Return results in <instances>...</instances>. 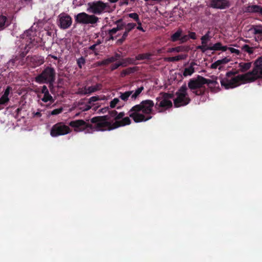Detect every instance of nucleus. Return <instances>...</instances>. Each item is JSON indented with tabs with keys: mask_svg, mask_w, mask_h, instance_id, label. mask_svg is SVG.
Listing matches in <instances>:
<instances>
[{
	"mask_svg": "<svg viewBox=\"0 0 262 262\" xmlns=\"http://www.w3.org/2000/svg\"><path fill=\"white\" fill-rule=\"evenodd\" d=\"M182 32L183 31L181 29H178V30L171 36V41L172 42H176L178 40L180 41Z\"/></svg>",
	"mask_w": 262,
	"mask_h": 262,
	"instance_id": "5701e85b",
	"label": "nucleus"
},
{
	"mask_svg": "<svg viewBox=\"0 0 262 262\" xmlns=\"http://www.w3.org/2000/svg\"><path fill=\"white\" fill-rule=\"evenodd\" d=\"M130 118L125 117L124 119L120 122L112 123L108 121L109 117L107 115L96 116L91 119L92 124L88 123L83 120H76L70 122L69 125L74 128L75 131H83L85 129L93 130L95 129L98 131L111 130L121 126L131 124Z\"/></svg>",
	"mask_w": 262,
	"mask_h": 262,
	"instance_id": "f03ea898",
	"label": "nucleus"
},
{
	"mask_svg": "<svg viewBox=\"0 0 262 262\" xmlns=\"http://www.w3.org/2000/svg\"><path fill=\"white\" fill-rule=\"evenodd\" d=\"M188 40L189 38L188 35H181L180 41L181 43H183L187 41Z\"/></svg>",
	"mask_w": 262,
	"mask_h": 262,
	"instance_id": "de8ad7c7",
	"label": "nucleus"
},
{
	"mask_svg": "<svg viewBox=\"0 0 262 262\" xmlns=\"http://www.w3.org/2000/svg\"><path fill=\"white\" fill-rule=\"evenodd\" d=\"M9 101L10 99L9 97L2 95L0 98V104H3L4 106H6Z\"/></svg>",
	"mask_w": 262,
	"mask_h": 262,
	"instance_id": "4c0bfd02",
	"label": "nucleus"
},
{
	"mask_svg": "<svg viewBox=\"0 0 262 262\" xmlns=\"http://www.w3.org/2000/svg\"><path fill=\"white\" fill-rule=\"evenodd\" d=\"M208 50L212 51H222L225 52L227 50L228 47L226 46H222V43L221 42H217L213 45H211L210 47L208 48Z\"/></svg>",
	"mask_w": 262,
	"mask_h": 262,
	"instance_id": "aec40b11",
	"label": "nucleus"
},
{
	"mask_svg": "<svg viewBox=\"0 0 262 262\" xmlns=\"http://www.w3.org/2000/svg\"><path fill=\"white\" fill-rule=\"evenodd\" d=\"M114 58L116 59V61L118 60L120 57L121 55L117 53H115L114 56H113Z\"/></svg>",
	"mask_w": 262,
	"mask_h": 262,
	"instance_id": "bf43d9fd",
	"label": "nucleus"
},
{
	"mask_svg": "<svg viewBox=\"0 0 262 262\" xmlns=\"http://www.w3.org/2000/svg\"><path fill=\"white\" fill-rule=\"evenodd\" d=\"M18 60V58L16 56L15 58L12 59L9 61L8 62V67H10L11 68H13V67L15 66V62Z\"/></svg>",
	"mask_w": 262,
	"mask_h": 262,
	"instance_id": "79ce46f5",
	"label": "nucleus"
},
{
	"mask_svg": "<svg viewBox=\"0 0 262 262\" xmlns=\"http://www.w3.org/2000/svg\"><path fill=\"white\" fill-rule=\"evenodd\" d=\"M55 80H51L50 81H48L45 82V83L48 84H49V88L51 91V92H52V90L54 89V83L55 82Z\"/></svg>",
	"mask_w": 262,
	"mask_h": 262,
	"instance_id": "603ef678",
	"label": "nucleus"
},
{
	"mask_svg": "<svg viewBox=\"0 0 262 262\" xmlns=\"http://www.w3.org/2000/svg\"><path fill=\"white\" fill-rule=\"evenodd\" d=\"M41 93L45 94L49 92V90L46 85H43L41 88Z\"/></svg>",
	"mask_w": 262,
	"mask_h": 262,
	"instance_id": "4d7b16f0",
	"label": "nucleus"
},
{
	"mask_svg": "<svg viewBox=\"0 0 262 262\" xmlns=\"http://www.w3.org/2000/svg\"><path fill=\"white\" fill-rule=\"evenodd\" d=\"M102 88V85L101 83H97L93 86H89L87 88L88 94L97 92L100 90Z\"/></svg>",
	"mask_w": 262,
	"mask_h": 262,
	"instance_id": "bb28decb",
	"label": "nucleus"
},
{
	"mask_svg": "<svg viewBox=\"0 0 262 262\" xmlns=\"http://www.w3.org/2000/svg\"><path fill=\"white\" fill-rule=\"evenodd\" d=\"M78 94H81V95H87L88 94V90H87V87L84 86L82 88H79L78 90Z\"/></svg>",
	"mask_w": 262,
	"mask_h": 262,
	"instance_id": "c03bdc74",
	"label": "nucleus"
},
{
	"mask_svg": "<svg viewBox=\"0 0 262 262\" xmlns=\"http://www.w3.org/2000/svg\"><path fill=\"white\" fill-rule=\"evenodd\" d=\"M188 36L189 39L190 38V39H192L193 40H195L196 39V33L194 32L189 31Z\"/></svg>",
	"mask_w": 262,
	"mask_h": 262,
	"instance_id": "8fccbe9b",
	"label": "nucleus"
},
{
	"mask_svg": "<svg viewBox=\"0 0 262 262\" xmlns=\"http://www.w3.org/2000/svg\"><path fill=\"white\" fill-rule=\"evenodd\" d=\"M102 63H101V64H103V66H106V65H108V64H110L109 61L107 58L102 60Z\"/></svg>",
	"mask_w": 262,
	"mask_h": 262,
	"instance_id": "052dcab7",
	"label": "nucleus"
},
{
	"mask_svg": "<svg viewBox=\"0 0 262 262\" xmlns=\"http://www.w3.org/2000/svg\"><path fill=\"white\" fill-rule=\"evenodd\" d=\"M244 12L258 13L262 15V7L259 5H249L245 8Z\"/></svg>",
	"mask_w": 262,
	"mask_h": 262,
	"instance_id": "6ab92c4d",
	"label": "nucleus"
},
{
	"mask_svg": "<svg viewBox=\"0 0 262 262\" xmlns=\"http://www.w3.org/2000/svg\"><path fill=\"white\" fill-rule=\"evenodd\" d=\"M7 19L6 16L2 14L0 15V30H3L5 28Z\"/></svg>",
	"mask_w": 262,
	"mask_h": 262,
	"instance_id": "c9c22d12",
	"label": "nucleus"
},
{
	"mask_svg": "<svg viewBox=\"0 0 262 262\" xmlns=\"http://www.w3.org/2000/svg\"><path fill=\"white\" fill-rule=\"evenodd\" d=\"M43 97L41 98V100L44 102H47L50 101L51 102H54V99L53 97L50 94L49 92L43 94Z\"/></svg>",
	"mask_w": 262,
	"mask_h": 262,
	"instance_id": "f704fd0d",
	"label": "nucleus"
},
{
	"mask_svg": "<svg viewBox=\"0 0 262 262\" xmlns=\"http://www.w3.org/2000/svg\"><path fill=\"white\" fill-rule=\"evenodd\" d=\"M187 91V85L183 84L176 92L177 97L173 100L174 105L176 107L186 105L190 102V99L188 97Z\"/></svg>",
	"mask_w": 262,
	"mask_h": 262,
	"instance_id": "39448f33",
	"label": "nucleus"
},
{
	"mask_svg": "<svg viewBox=\"0 0 262 262\" xmlns=\"http://www.w3.org/2000/svg\"><path fill=\"white\" fill-rule=\"evenodd\" d=\"M138 67H130L128 68H127L125 70H123L122 72L121 73V76L122 77L125 76L126 75H129L130 74L134 73L137 70Z\"/></svg>",
	"mask_w": 262,
	"mask_h": 262,
	"instance_id": "c85d7f7f",
	"label": "nucleus"
},
{
	"mask_svg": "<svg viewBox=\"0 0 262 262\" xmlns=\"http://www.w3.org/2000/svg\"><path fill=\"white\" fill-rule=\"evenodd\" d=\"M186 54H180L174 57H166L165 60L168 62H174L181 60L185 59L187 57Z\"/></svg>",
	"mask_w": 262,
	"mask_h": 262,
	"instance_id": "412c9836",
	"label": "nucleus"
},
{
	"mask_svg": "<svg viewBox=\"0 0 262 262\" xmlns=\"http://www.w3.org/2000/svg\"><path fill=\"white\" fill-rule=\"evenodd\" d=\"M70 128L63 122H60L54 124L50 130V135L53 137L67 135L71 132Z\"/></svg>",
	"mask_w": 262,
	"mask_h": 262,
	"instance_id": "1a4fd4ad",
	"label": "nucleus"
},
{
	"mask_svg": "<svg viewBox=\"0 0 262 262\" xmlns=\"http://www.w3.org/2000/svg\"><path fill=\"white\" fill-rule=\"evenodd\" d=\"M136 27V24L135 23H128L127 28H126L125 30H124V31L123 32L121 38L117 40V44L119 45H121L127 39V36L128 35V33L131 31H132Z\"/></svg>",
	"mask_w": 262,
	"mask_h": 262,
	"instance_id": "dca6fc26",
	"label": "nucleus"
},
{
	"mask_svg": "<svg viewBox=\"0 0 262 262\" xmlns=\"http://www.w3.org/2000/svg\"><path fill=\"white\" fill-rule=\"evenodd\" d=\"M217 61L219 63V66H220L222 64H225L228 63L230 61V59H228L227 57H225L222 59H220Z\"/></svg>",
	"mask_w": 262,
	"mask_h": 262,
	"instance_id": "49530a36",
	"label": "nucleus"
},
{
	"mask_svg": "<svg viewBox=\"0 0 262 262\" xmlns=\"http://www.w3.org/2000/svg\"><path fill=\"white\" fill-rule=\"evenodd\" d=\"M56 71L54 68L48 66L35 78V81L39 84L44 83L51 80H55Z\"/></svg>",
	"mask_w": 262,
	"mask_h": 262,
	"instance_id": "423d86ee",
	"label": "nucleus"
},
{
	"mask_svg": "<svg viewBox=\"0 0 262 262\" xmlns=\"http://www.w3.org/2000/svg\"><path fill=\"white\" fill-rule=\"evenodd\" d=\"M89 5L91 11L95 14H100L103 12H109L110 9L108 3H104L100 1L89 3Z\"/></svg>",
	"mask_w": 262,
	"mask_h": 262,
	"instance_id": "9d476101",
	"label": "nucleus"
},
{
	"mask_svg": "<svg viewBox=\"0 0 262 262\" xmlns=\"http://www.w3.org/2000/svg\"><path fill=\"white\" fill-rule=\"evenodd\" d=\"M250 30H253L254 35L262 34V25H253Z\"/></svg>",
	"mask_w": 262,
	"mask_h": 262,
	"instance_id": "2f4dec72",
	"label": "nucleus"
},
{
	"mask_svg": "<svg viewBox=\"0 0 262 262\" xmlns=\"http://www.w3.org/2000/svg\"><path fill=\"white\" fill-rule=\"evenodd\" d=\"M99 18L95 15H90L85 12H80L75 15V22L81 25H94L97 23Z\"/></svg>",
	"mask_w": 262,
	"mask_h": 262,
	"instance_id": "6e6552de",
	"label": "nucleus"
},
{
	"mask_svg": "<svg viewBox=\"0 0 262 262\" xmlns=\"http://www.w3.org/2000/svg\"><path fill=\"white\" fill-rule=\"evenodd\" d=\"M12 90V88L10 86H8L4 91V93L3 95L6 97H9L10 91Z\"/></svg>",
	"mask_w": 262,
	"mask_h": 262,
	"instance_id": "09e8293b",
	"label": "nucleus"
},
{
	"mask_svg": "<svg viewBox=\"0 0 262 262\" xmlns=\"http://www.w3.org/2000/svg\"><path fill=\"white\" fill-rule=\"evenodd\" d=\"M188 48L187 47L185 46H178L174 48H169L168 49V52H185V51H188Z\"/></svg>",
	"mask_w": 262,
	"mask_h": 262,
	"instance_id": "c756f323",
	"label": "nucleus"
},
{
	"mask_svg": "<svg viewBox=\"0 0 262 262\" xmlns=\"http://www.w3.org/2000/svg\"><path fill=\"white\" fill-rule=\"evenodd\" d=\"M77 66L79 69H82V67L85 64V59L81 56L76 60Z\"/></svg>",
	"mask_w": 262,
	"mask_h": 262,
	"instance_id": "e433bc0d",
	"label": "nucleus"
},
{
	"mask_svg": "<svg viewBox=\"0 0 262 262\" xmlns=\"http://www.w3.org/2000/svg\"><path fill=\"white\" fill-rule=\"evenodd\" d=\"M133 92H134V91H125L124 93L121 92L120 93V95L119 98L121 99L124 102H126L128 100L129 97L130 96L131 97V95L132 94Z\"/></svg>",
	"mask_w": 262,
	"mask_h": 262,
	"instance_id": "cd10ccee",
	"label": "nucleus"
},
{
	"mask_svg": "<svg viewBox=\"0 0 262 262\" xmlns=\"http://www.w3.org/2000/svg\"><path fill=\"white\" fill-rule=\"evenodd\" d=\"M202 80H203V85L207 84L208 85H212L215 87L216 85L218 84L216 80L206 79L203 77H202Z\"/></svg>",
	"mask_w": 262,
	"mask_h": 262,
	"instance_id": "473e14b6",
	"label": "nucleus"
},
{
	"mask_svg": "<svg viewBox=\"0 0 262 262\" xmlns=\"http://www.w3.org/2000/svg\"><path fill=\"white\" fill-rule=\"evenodd\" d=\"M128 4V2L127 1L124 0L123 2L121 3L120 5H127Z\"/></svg>",
	"mask_w": 262,
	"mask_h": 262,
	"instance_id": "0e129e2a",
	"label": "nucleus"
},
{
	"mask_svg": "<svg viewBox=\"0 0 262 262\" xmlns=\"http://www.w3.org/2000/svg\"><path fill=\"white\" fill-rule=\"evenodd\" d=\"M35 116L39 117L41 116V114L40 112H36L35 114Z\"/></svg>",
	"mask_w": 262,
	"mask_h": 262,
	"instance_id": "69168bd1",
	"label": "nucleus"
},
{
	"mask_svg": "<svg viewBox=\"0 0 262 262\" xmlns=\"http://www.w3.org/2000/svg\"><path fill=\"white\" fill-rule=\"evenodd\" d=\"M110 63L116 61V59L114 58V56L110 57L107 58Z\"/></svg>",
	"mask_w": 262,
	"mask_h": 262,
	"instance_id": "e2e57ef3",
	"label": "nucleus"
},
{
	"mask_svg": "<svg viewBox=\"0 0 262 262\" xmlns=\"http://www.w3.org/2000/svg\"><path fill=\"white\" fill-rule=\"evenodd\" d=\"M34 34L35 32H33L32 30H28L24 33V36H26V37H28V39H29V41L28 43L26 44V46L25 47L24 51L21 52L19 54L20 57L21 58H24L28 53L29 50L36 45L37 41H35V39H33L32 37V36L33 37H34Z\"/></svg>",
	"mask_w": 262,
	"mask_h": 262,
	"instance_id": "9b49d317",
	"label": "nucleus"
},
{
	"mask_svg": "<svg viewBox=\"0 0 262 262\" xmlns=\"http://www.w3.org/2000/svg\"><path fill=\"white\" fill-rule=\"evenodd\" d=\"M227 50H229L231 52V53H235V54H236L237 55H239V54H240L239 50L236 49L235 48H233L228 47Z\"/></svg>",
	"mask_w": 262,
	"mask_h": 262,
	"instance_id": "3c124183",
	"label": "nucleus"
},
{
	"mask_svg": "<svg viewBox=\"0 0 262 262\" xmlns=\"http://www.w3.org/2000/svg\"><path fill=\"white\" fill-rule=\"evenodd\" d=\"M144 87L143 86H141L138 89H137L135 92L132 93L131 95V99L133 101H135L136 100L139 96L141 93L143 91Z\"/></svg>",
	"mask_w": 262,
	"mask_h": 262,
	"instance_id": "7c9ffc66",
	"label": "nucleus"
},
{
	"mask_svg": "<svg viewBox=\"0 0 262 262\" xmlns=\"http://www.w3.org/2000/svg\"><path fill=\"white\" fill-rule=\"evenodd\" d=\"M158 102L155 105L154 102L150 99L142 100L139 104L133 106L128 112V116L133 119L135 123L146 122L152 118L153 107L155 106L159 113L171 107L172 103L170 100H165L158 97L156 98Z\"/></svg>",
	"mask_w": 262,
	"mask_h": 262,
	"instance_id": "f257e3e1",
	"label": "nucleus"
},
{
	"mask_svg": "<svg viewBox=\"0 0 262 262\" xmlns=\"http://www.w3.org/2000/svg\"><path fill=\"white\" fill-rule=\"evenodd\" d=\"M195 64V62H191L189 67L184 69L183 73L184 76L186 77L187 76L191 75L194 72V68L193 66Z\"/></svg>",
	"mask_w": 262,
	"mask_h": 262,
	"instance_id": "4be33fe9",
	"label": "nucleus"
},
{
	"mask_svg": "<svg viewBox=\"0 0 262 262\" xmlns=\"http://www.w3.org/2000/svg\"><path fill=\"white\" fill-rule=\"evenodd\" d=\"M52 58H53L54 59H55V60H57V57L55 56V55H50Z\"/></svg>",
	"mask_w": 262,
	"mask_h": 262,
	"instance_id": "774afa93",
	"label": "nucleus"
},
{
	"mask_svg": "<svg viewBox=\"0 0 262 262\" xmlns=\"http://www.w3.org/2000/svg\"><path fill=\"white\" fill-rule=\"evenodd\" d=\"M121 62V63H124V64L122 65L123 67H126L128 64H137L136 57L135 58L130 57L124 58L122 59Z\"/></svg>",
	"mask_w": 262,
	"mask_h": 262,
	"instance_id": "b1692460",
	"label": "nucleus"
},
{
	"mask_svg": "<svg viewBox=\"0 0 262 262\" xmlns=\"http://www.w3.org/2000/svg\"><path fill=\"white\" fill-rule=\"evenodd\" d=\"M62 111H63V108L61 107L58 108H56V109L53 110L51 112V115H58V114H60L61 113H62Z\"/></svg>",
	"mask_w": 262,
	"mask_h": 262,
	"instance_id": "a19ab883",
	"label": "nucleus"
},
{
	"mask_svg": "<svg viewBox=\"0 0 262 262\" xmlns=\"http://www.w3.org/2000/svg\"><path fill=\"white\" fill-rule=\"evenodd\" d=\"M96 47H97V46H96V45L94 44V45H93L91 46L89 48V50H92V51H93V52H95V50H96Z\"/></svg>",
	"mask_w": 262,
	"mask_h": 262,
	"instance_id": "680f3d73",
	"label": "nucleus"
},
{
	"mask_svg": "<svg viewBox=\"0 0 262 262\" xmlns=\"http://www.w3.org/2000/svg\"><path fill=\"white\" fill-rule=\"evenodd\" d=\"M173 97V94L168 93H162V98L165 99V100H169V99L172 98Z\"/></svg>",
	"mask_w": 262,
	"mask_h": 262,
	"instance_id": "37998d69",
	"label": "nucleus"
},
{
	"mask_svg": "<svg viewBox=\"0 0 262 262\" xmlns=\"http://www.w3.org/2000/svg\"><path fill=\"white\" fill-rule=\"evenodd\" d=\"M120 101L119 100V98H115L110 102V106L112 108H115L117 106V109H120L123 106V105H120Z\"/></svg>",
	"mask_w": 262,
	"mask_h": 262,
	"instance_id": "a878e982",
	"label": "nucleus"
},
{
	"mask_svg": "<svg viewBox=\"0 0 262 262\" xmlns=\"http://www.w3.org/2000/svg\"><path fill=\"white\" fill-rule=\"evenodd\" d=\"M129 17L133 18L136 22L139 21L140 20L139 15L137 13H132L128 14Z\"/></svg>",
	"mask_w": 262,
	"mask_h": 262,
	"instance_id": "58836bf2",
	"label": "nucleus"
},
{
	"mask_svg": "<svg viewBox=\"0 0 262 262\" xmlns=\"http://www.w3.org/2000/svg\"><path fill=\"white\" fill-rule=\"evenodd\" d=\"M210 33V31H208L204 35L202 36L201 38L202 45L196 47V49L198 50H200L203 53L208 50V49L207 48L210 47L211 46L210 45H208V42L211 38Z\"/></svg>",
	"mask_w": 262,
	"mask_h": 262,
	"instance_id": "2eb2a0df",
	"label": "nucleus"
},
{
	"mask_svg": "<svg viewBox=\"0 0 262 262\" xmlns=\"http://www.w3.org/2000/svg\"><path fill=\"white\" fill-rule=\"evenodd\" d=\"M137 23L138 24L137 29L140 31H142V32H145V30L143 29V28L142 27V24H141V21L139 20V21L137 22Z\"/></svg>",
	"mask_w": 262,
	"mask_h": 262,
	"instance_id": "5fc2aeb1",
	"label": "nucleus"
},
{
	"mask_svg": "<svg viewBox=\"0 0 262 262\" xmlns=\"http://www.w3.org/2000/svg\"><path fill=\"white\" fill-rule=\"evenodd\" d=\"M209 6L214 9H225L230 6L229 0H210Z\"/></svg>",
	"mask_w": 262,
	"mask_h": 262,
	"instance_id": "4468645a",
	"label": "nucleus"
},
{
	"mask_svg": "<svg viewBox=\"0 0 262 262\" xmlns=\"http://www.w3.org/2000/svg\"><path fill=\"white\" fill-rule=\"evenodd\" d=\"M99 100V97L98 96H93L91 97L89 99V103L94 102Z\"/></svg>",
	"mask_w": 262,
	"mask_h": 262,
	"instance_id": "864d4df0",
	"label": "nucleus"
},
{
	"mask_svg": "<svg viewBox=\"0 0 262 262\" xmlns=\"http://www.w3.org/2000/svg\"><path fill=\"white\" fill-rule=\"evenodd\" d=\"M114 24L116 25V27H114L113 29V31L112 32H117L119 31L123 30L126 29L127 26L128 25V23L126 24L122 18H120L114 21Z\"/></svg>",
	"mask_w": 262,
	"mask_h": 262,
	"instance_id": "f3484780",
	"label": "nucleus"
},
{
	"mask_svg": "<svg viewBox=\"0 0 262 262\" xmlns=\"http://www.w3.org/2000/svg\"><path fill=\"white\" fill-rule=\"evenodd\" d=\"M109 114L111 117L114 118L115 120L114 122L122 121L124 119V116L125 115L124 112L118 113L115 110L110 111Z\"/></svg>",
	"mask_w": 262,
	"mask_h": 262,
	"instance_id": "a211bd4d",
	"label": "nucleus"
},
{
	"mask_svg": "<svg viewBox=\"0 0 262 262\" xmlns=\"http://www.w3.org/2000/svg\"><path fill=\"white\" fill-rule=\"evenodd\" d=\"M243 49L246 52L249 53V54H251L253 53V49L252 48L250 47L249 45H245L243 46Z\"/></svg>",
	"mask_w": 262,
	"mask_h": 262,
	"instance_id": "ea45409f",
	"label": "nucleus"
},
{
	"mask_svg": "<svg viewBox=\"0 0 262 262\" xmlns=\"http://www.w3.org/2000/svg\"><path fill=\"white\" fill-rule=\"evenodd\" d=\"M113 31V29H110L107 31V40H114L117 39V37L120 35L118 34L116 36H114V35L117 33L116 32H112Z\"/></svg>",
	"mask_w": 262,
	"mask_h": 262,
	"instance_id": "72a5a7b5",
	"label": "nucleus"
},
{
	"mask_svg": "<svg viewBox=\"0 0 262 262\" xmlns=\"http://www.w3.org/2000/svg\"><path fill=\"white\" fill-rule=\"evenodd\" d=\"M202 79V76L198 75L196 78L190 79L188 83L187 88L196 96H202L205 93L206 88Z\"/></svg>",
	"mask_w": 262,
	"mask_h": 262,
	"instance_id": "20e7f679",
	"label": "nucleus"
},
{
	"mask_svg": "<svg viewBox=\"0 0 262 262\" xmlns=\"http://www.w3.org/2000/svg\"><path fill=\"white\" fill-rule=\"evenodd\" d=\"M72 24V18L68 14L63 12L58 15L57 24L61 29L66 30L69 28Z\"/></svg>",
	"mask_w": 262,
	"mask_h": 262,
	"instance_id": "f8f14e48",
	"label": "nucleus"
},
{
	"mask_svg": "<svg viewBox=\"0 0 262 262\" xmlns=\"http://www.w3.org/2000/svg\"><path fill=\"white\" fill-rule=\"evenodd\" d=\"M101 43V41L100 40H97L96 43H95V45H96V46L99 45Z\"/></svg>",
	"mask_w": 262,
	"mask_h": 262,
	"instance_id": "338daca9",
	"label": "nucleus"
},
{
	"mask_svg": "<svg viewBox=\"0 0 262 262\" xmlns=\"http://www.w3.org/2000/svg\"><path fill=\"white\" fill-rule=\"evenodd\" d=\"M123 64H124V63H121V62L120 61L112 64L111 68V71H114L115 70L118 69L120 66L122 67V65Z\"/></svg>",
	"mask_w": 262,
	"mask_h": 262,
	"instance_id": "a18cd8bd",
	"label": "nucleus"
},
{
	"mask_svg": "<svg viewBox=\"0 0 262 262\" xmlns=\"http://www.w3.org/2000/svg\"><path fill=\"white\" fill-rule=\"evenodd\" d=\"M251 64L252 63L251 62H242L238 64V70H235V71H229L227 72L226 75L228 77H231V76L237 74L239 72L243 73L246 72L250 69V68L251 67Z\"/></svg>",
	"mask_w": 262,
	"mask_h": 262,
	"instance_id": "ddd939ff",
	"label": "nucleus"
},
{
	"mask_svg": "<svg viewBox=\"0 0 262 262\" xmlns=\"http://www.w3.org/2000/svg\"><path fill=\"white\" fill-rule=\"evenodd\" d=\"M255 40L256 41L259 42L262 40V34H257V36H255Z\"/></svg>",
	"mask_w": 262,
	"mask_h": 262,
	"instance_id": "6e6d98bb",
	"label": "nucleus"
},
{
	"mask_svg": "<svg viewBox=\"0 0 262 262\" xmlns=\"http://www.w3.org/2000/svg\"><path fill=\"white\" fill-rule=\"evenodd\" d=\"M152 56V54L150 53H146L143 54H139L137 55L135 57L137 60H142L144 59L150 60L151 57Z\"/></svg>",
	"mask_w": 262,
	"mask_h": 262,
	"instance_id": "393cba45",
	"label": "nucleus"
},
{
	"mask_svg": "<svg viewBox=\"0 0 262 262\" xmlns=\"http://www.w3.org/2000/svg\"><path fill=\"white\" fill-rule=\"evenodd\" d=\"M254 64V67L252 70L245 74L248 82H253L258 78H262V58H258Z\"/></svg>",
	"mask_w": 262,
	"mask_h": 262,
	"instance_id": "0eeeda50",
	"label": "nucleus"
},
{
	"mask_svg": "<svg viewBox=\"0 0 262 262\" xmlns=\"http://www.w3.org/2000/svg\"><path fill=\"white\" fill-rule=\"evenodd\" d=\"M229 77L226 76V77L222 78L221 80V84L226 89H233L239 86L241 82L248 83V79L246 74L238 75L236 76Z\"/></svg>",
	"mask_w": 262,
	"mask_h": 262,
	"instance_id": "7ed1b4c3",
	"label": "nucleus"
},
{
	"mask_svg": "<svg viewBox=\"0 0 262 262\" xmlns=\"http://www.w3.org/2000/svg\"><path fill=\"white\" fill-rule=\"evenodd\" d=\"M219 66L217 61H216L211 65V68L213 69H216Z\"/></svg>",
	"mask_w": 262,
	"mask_h": 262,
	"instance_id": "13d9d810",
	"label": "nucleus"
}]
</instances>
